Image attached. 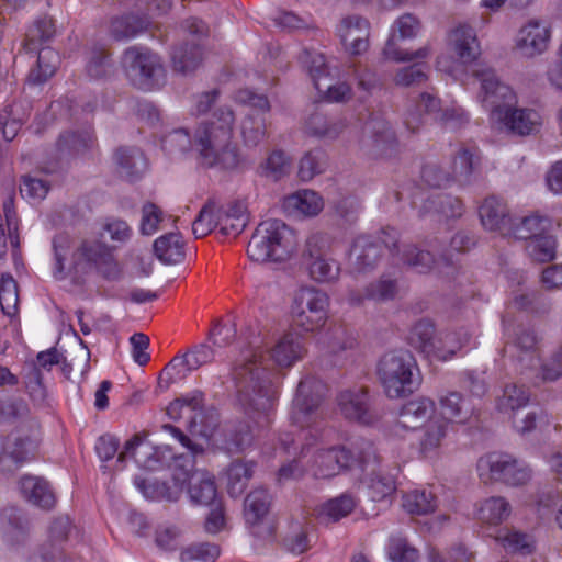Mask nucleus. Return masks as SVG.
Segmentation results:
<instances>
[{"mask_svg": "<svg viewBox=\"0 0 562 562\" xmlns=\"http://www.w3.org/2000/svg\"><path fill=\"white\" fill-rule=\"evenodd\" d=\"M149 25L150 21L146 15L128 13L112 20L110 33L114 40L125 41L146 32Z\"/></svg>", "mask_w": 562, "mask_h": 562, "instance_id": "nucleus-36", "label": "nucleus"}, {"mask_svg": "<svg viewBox=\"0 0 562 562\" xmlns=\"http://www.w3.org/2000/svg\"><path fill=\"white\" fill-rule=\"evenodd\" d=\"M214 359V351L205 344L193 347L182 356H176L164 368L160 380L166 376V383L170 384L184 379L189 372L210 363Z\"/></svg>", "mask_w": 562, "mask_h": 562, "instance_id": "nucleus-17", "label": "nucleus"}, {"mask_svg": "<svg viewBox=\"0 0 562 562\" xmlns=\"http://www.w3.org/2000/svg\"><path fill=\"white\" fill-rule=\"evenodd\" d=\"M473 77L481 85L480 101L485 109L491 111V115L494 109L514 100L513 90L498 79L494 69L479 66L474 69Z\"/></svg>", "mask_w": 562, "mask_h": 562, "instance_id": "nucleus-15", "label": "nucleus"}, {"mask_svg": "<svg viewBox=\"0 0 562 562\" xmlns=\"http://www.w3.org/2000/svg\"><path fill=\"white\" fill-rule=\"evenodd\" d=\"M255 344L256 341L249 342V347L241 352L240 359L237 360L233 370L247 362V364L256 368L255 371H265V375L268 376L271 384V366L288 369L301 361L306 355V348L302 339L293 331H286L278 337L273 345L266 350L255 346Z\"/></svg>", "mask_w": 562, "mask_h": 562, "instance_id": "nucleus-4", "label": "nucleus"}, {"mask_svg": "<svg viewBox=\"0 0 562 562\" xmlns=\"http://www.w3.org/2000/svg\"><path fill=\"white\" fill-rule=\"evenodd\" d=\"M254 473V463L237 460L227 469V491L233 497L240 496Z\"/></svg>", "mask_w": 562, "mask_h": 562, "instance_id": "nucleus-42", "label": "nucleus"}, {"mask_svg": "<svg viewBox=\"0 0 562 562\" xmlns=\"http://www.w3.org/2000/svg\"><path fill=\"white\" fill-rule=\"evenodd\" d=\"M529 392L525 386L515 383L506 384L503 394L497 398V409L505 414L521 413L529 402Z\"/></svg>", "mask_w": 562, "mask_h": 562, "instance_id": "nucleus-41", "label": "nucleus"}, {"mask_svg": "<svg viewBox=\"0 0 562 562\" xmlns=\"http://www.w3.org/2000/svg\"><path fill=\"white\" fill-rule=\"evenodd\" d=\"M295 232L283 221L270 218L261 222L252 234L247 254L255 262H283L295 252Z\"/></svg>", "mask_w": 562, "mask_h": 562, "instance_id": "nucleus-3", "label": "nucleus"}, {"mask_svg": "<svg viewBox=\"0 0 562 562\" xmlns=\"http://www.w3.org/2000/svg\"><path fill=\"white\" fill-rule=\"evenodd\" d=\"M114 161L119 175L128 181L139 179L147 169L145 156L135 147H120L116 149Z\"/></svg>", "mask_w": 562, "mask_h": 562, "instance_id": "nucleus-29", "label": "nucleus"}, {"mask_svg": "<svg viewBox=\"0 0 562 562\" xmlns=\"http://www.w3.org/2000/svg\"><path fill=\"white\" fill-rule=\"evenodd\" d=\"M418 368L414 356L407 350L385 353L378 367V375L386 395L391 398L413 393Z\"/></svg>", "mask_w": 562, "mask_h": 562, "instance_id": "nucleus-6", "label": "nucleus"}, {"mask_svg": "<svg viewBox=\"0 0 562 562\" xmlns=\"http://www.w3.org/2000/svg\"><path fill=\"white\" fill-rule=\"evenodd\" d=\"M498 539L505 550L510 553L529 555L536 550L535 537L516 527L506 528Z\"/></svg>", "mask_w": 562, "mask_h": 562, "instance_id": "nucleus-40", "label": "nucleus"}, {"mask_svg": "<svg viewBox=\"0 0 562 562\" xmlns=\"http://www.w3.org/2000/svg\"><path fill=\"white\" fill-rule=\"evenodd\" d=\"M540 378L543 382H555L562 379V344L541 363Z\"/></svg>", "mask_w": 562, "mask_h": 562, "instance_id": "nucleus-64", "label": "nucleus"}, {"mask_svg": "<svg viewBox=\"0 0 562 562\" xmlns=\"http://www.w3.org/2000/svg\"><path fill=\"white\" fill-rule=\"evenodd\" d=\"M492 119L506 134L518 137L537 135L543 125V117L538 110L514 106L510 102L494 109Z\"/></svg>", "mask_w": 562, "mask_h": 562, "instance_id": "nucleus-12", "label": "nucleus"}, {"mask_svg": "<svg viewBox=\"0 0 562 562\" xmlns=\"http://www.w3.org/2000/svg\"><path fill=\"white\" fill-rule=\"evenodd\" d=\"M438 403L440 407V415L438 416L446 418L448 424H465L472 415L471 407L459 392L451 391L441 394L438 397Z\"/></svg>", "mask_w": 562, "mask_h": 562, "instance_id": "nucleus-35", "label": "nucleus"}, {"mask_svg": "<svg viewBox=\"0 0 562 562\" xmlns=\"http://www.w3.org/2000/svg\"><path fill=\"white\" fill-rule=\"evenodd\" d=\"M59 65V55L52 48H43L38 53L36 67L27 75L29 86H40L46 82L56 71Z\"/></svg>", "mask_w": 562, "mask_h": 562, "instance_id": "nucleus-39", "label": "nucleus"}, {"mask_svg": "<svg viewBox=\"0 0 562 562\" xmlns=\"http://www.w3.org/2000/svg\"><path fill=\"white\" fill-rule=\"evenodd\" d=\"M448 45L462 65L474 63L481 55L476 32L467 23H460L449 32Z\"/></svg>", "mask_w": 562, "mask_h": 562, "instance_id": "nucleus-19", "label": "nucleus"}, {"mask_svg": "<svg viewBox=\"0 0 562 562\" xmlns=\"http://www.w3.org/2000/svg\"><path fill=\"white\" fill-rule=\"evenodd\" d=\"M551 25L539 19H530L518 31L515 48L520 55L531 58L543 54L550 44Z\"/></svg>", "mask_w": 562, "mask_h": 562, "instance_id": "nucleus-16", "label": "nucleus"}, {"mask_svg": "<svg viewBox=\"0 0 562 562\" xmlns=\"http://www.w3.org/2000/svg\"><path fill=\"white\" fill-rule=\"evenodd\" d=\"M392 562H416L418 551L405 538L392 537L387 549Z\"/></svg>", "mask_w": 562, "mask_h": 562, "instance_id": "nucleus-63", "label": "nucleus"}, {"mask_svg": "<svg viewBox=\"0 0 562 562\" xmlns=\"http://www.w3.org/2000/svg\"><path fill=\"white\" fill-rule=\"evenodd\" d=\"M202 49L198 43L190 46L183 45L175 48L172 53V64L176 71L189 74L198 68L202 61Z\"/></svg>", "mask_w": 562, "mask_h": 562, "instance_id": "nucleus-47", "label": "nucleus"}, {"mask_svg": "<svg viewBox=\"0 0 562 562\" xmlns=\"http://www.w3.org/2000/svg\"><path fill=\"white\" fill-rule=\"evenodd\" d=\"M235 114L229 106L217 108L212 117L202 121L195 128L193 144L200 162L207 167L232 170L241 161L240 151L234 142Z\"/></svg>", "mask_w": 562, "mask_h": 562, "instance_id": "nucleus-2", "label": "nucleus"}, {"mask_svg": "<svg viewBox=\"0 0 562 562\" xmlns=\"http://www.w3.org/2000/svg\"><path fill=\"white\" fill-rule=\"evenodd\" d=\"M270 495L265 488H256L245 499L244 513L248 524H258L269 512Z\"/></svg>", "mask_w": 562, "mask_h": 562, "instance_id": "nucleus-44", "label": "nucleus"}, {"mask_svg": "<svg viewBox=\"0 0 562 562\" xmlns=\"http://www.w3.org/2000/svg\"><path fill=\"white\" fill-rule=\"evenodd\" d=\"M370 496L373 501H382L392 495L396 488L395 476L382 469L373 471L368 484Z\"/></svg>", "mask_w": 562, "mask_h": 562, "instance_id": "nucleus-52", "label": "nucleus"}, {"mask_svg": "<svg viewBox=\"0 0 562 562\" xmlns=\"http://www.w3.org/2000/svg\"><path fill=\"white\" fill-rule=\"evenodd\" d=\"M175 482L182 486L188 482V493L194 504L210 505L216 498L214 477L203 470H194L193 456H180L175 461Z\"/></svg>", "mask_w": 562, "mask_h": 562, "instance_id": "nucleus-10", "label": "nucleus"}, {"mask_svg": "<svg viewBox=\"0 0 562 562\" xmlns=\"http://www.w3.org/2000/svg\"><path fill=\"white\" fill-rule=\"evenodd\" d=\"M302 259L315 282L334 283L340 277L341 266L336 256V243L326 233L315 232L307 236Z\"/></svg>", "mask_w": 562, "mask_h": 562, "instance_id": "nucleus-5", "label": "nucleus"}, {"mask_svg": "<svg viewBox=\"0 0 562 562\" xmlns=\"http://www.w3.org/2000/svg\"><path fill=\"white\" fill-rule=\"evenodd\" d=\"M302 63L307 67L317 91H323L322 81L326 80V60L323 54L305 50L301 57Z\"/></svg>", "mask_w": 562, "mask_h": 562, "instance_id": "nucleus-57", "label": "nucleus"}, {"mask_svg": "<svg viewBox=\"0 0 562 562\" xmlns=\"http://www.w3.org/2000/svg\"><path fill=\"white\" fill-rule=\"evenodd\" d=\"M471 335L468 330L441 331L437 334L431 358L439 361L451 359L459 350L469 344Z\"/></svg>", "mask_w": 562, "mask_h": 562, "instance_id": "nucleus-34", "label": "nucleus"}, {"mask_svg": "<svg viewBox=\"0 0 562 562\" xmlns=\"http://www.w3.org/2000/svg\"><path fill=\"white\" fill-rule=\"evenodd\" d=\"M357 502L351 494H341L326 502L321 508V517L328 521H338L348 516L356 507Z\"/></svg>", "mask_w": 562, "mask_h": 562, "instance_id": "nucleus-48", "label": "nucleus"}, {"mask_svg": "<svg viewBox=\"0 0 562 562\" xmlns=\"http://www.w3.org/2000/svg\"><path fill=\"white\" fill-rule=\"evenodd\" d=\"M420 31L419 20L409 14H403L394 23V33L387 40L384 47V55L395 61H412L415 59H424L429 56V48L422 47L415 52L408 53L396 48V40H406L415 37Z\"/></svg>", "mask_w": 562, "mask_h": 562, "instance_id": "nucleus-14", "label": "nucleus"}, {"mask_svg": "<svg viewBox=\"0 0 562 562\" xmlns=\"http://www.w3.org/2000/svg\"><path fill=\"white\" fill-rule=\"evenodd\" d=\"M338 413L350 422L371 425L378 420V414L372 408L367 387L355 386L345 389L337 394Z\"/></svg>", "mask_w": 562, "mask_h": 562, "instance_id": "nucleus-13", "label": "nucleus"}, {"mask_svg": "<svg viewBox=\"0 0 562 562\" xmlns=\"http://www.w3.org/2000/svg\"><path fill=\"white\" fill-rule=\"evenodd\" d=\"M23 496L44 509H50L56 504V497L47 481L38 476L25 475L20 482Z\"/></svg>", "mask_w": 562, "mask_h": 562, "instance_id": "nucleus-33", "label": "nucleus"}, {"mask_svg": "<svg viewBox=\"0 0 562 562\" xmlns=\"http://www.w3.org/2000/svg\"><path fill=\"white\" fill-rule=\"evenodd\" d=\"M0 307L7 316H14L19 308L18 284L10 274H2L0 281Z\"/></svg>", "mask_w": 562, "mask_h": 562, "instance_id": "nucleus-51", "label": "nucleus"}, {"mask_svg": "<svg viewBox=\"0 0 562 562\" xmlns=\"http://www.w3.org/2000/svg\"><path fill=\"white\" fill-rule=\"evenodd\" d=\"M0 531L9 547L19 548L27 541L29 520L21 509L8 506L0 513Z\"/></svg>", "mask_w": 562, "mask_h": 562, "instance_id": "nucleus-22", "label": "nucleus"}, {"mask_svg": "<svg viewBox=\"0 0 562 562\" xmlns=\"http://www.w3.org/2000/svg\"><path fill=\"white\" fill-rule=\"evenodd\" d=\"M397 259L402 265L418 273H427L441 262L447 266L451 263L446 256H442L440 259H436L429 250L422 249L412 243H403L402 251Z\"/></svg>", "mask_w": 562, "mask_h": 562, "instance_id": "nucleus-28", "label": "nucleus"}, {"mask_svg": "<svg viewBox=\"0 0 562 562\" xmlns=\"http://www.w3.org/2000/svg\"><path fill=\"white\" fill-rule=\"evenodd\" d=\"M428 76L426 66L417 63L407 67H402L394 75V83L400 87H414L426 82Z\"/></svg>", "mask_w": 562, "mask_h": 562, "instance_id": "nucleus-60", "label": "nucleus"}, {"mask_svg": "<svg viewBox=\"0 0 562 562\" xmlns=\"http://www.w3.org/2000/svg\"><path fill=\"white\" fill-rule=\"evenodd\" d=\"M36 443L30 437H0V471L15 470L34 453Z\"/></svg>", "mask_w": 562, "mask_h": 562, "instance_id": "nucleus-20", "label": "nucleus"}, {"mask_svg": "<svg viewBox=\"0 0 562 562\" xmlns=\"http://www.w3.org/2000/svg\"><path fill=\"white\" fill-rule=\"evenodd\" d=\"M347 127L346 120L339 116L313 113L306 121L307 134L324 140H334Z\"/></svg>", "mask_w": 562, "mask_h": 562, "instance_id": "nucleus-30", "label": "nucleus"}, {"mask_svg": "<svg viewBox=\"0 0 562 562\" xmlns=\"http://www.w3.org/2000/svg\"><path fill=\"white\" fill-rule=\"evenodd\" d=\"M217 210L216 204L212 202L202 207L198 217L192 223V232L196 238L206 236L214 228L220 229Z\"/></svg>", "mask_w": 562, "mask_h": 562, "instance_id": "nucleus-54", "label": "nucleus"}, {"mask_svg": "<svg viewBox=\"0 0 562 562\" xmlns=\"http://www.w3.org/2000/svg\"><path fill=\"white\" fill-rule=\"evenodd\" d=\"M338 33L346 49L358 55L369 47L370 23L359 15H348L339 24Z\"/></svg>", "mask_w": 562, "mask_h": 562, "instance_id": "nucleus-21", "label": "nucleus"}, {"mask_svg": "<svg viewBox=\"0 0 562 562\" xmlns=\"http://www.w3.org/2000/svg\"><path fill=\"white\" fill-rule=\"evenodd\" d=\"M265 119L247 115L241 123V135L246 146H257L266 137Z\"/></svg>", "mask_w": 562, "mask_h": 562, "instance_id": "nucleus-58", "label": "nucleus"}, {"mask_svg": "<svg viewBox=\"0 0 562 562\" xmlns=\"http://www.w3.org/2000/svg\"><path fill=\"white\" fill-rule=\"evenodd\" d=\"M325 169V154L321 150L308 151L300 160L297 175L302 181L307 182L315 176L323 173Z\"/></svg>", "mask_w": 562, "mask_h": 562, "instance_id": "nucleus-55", "label": "nucleus"}, {"mask_svg": "<svg viewBox=\"0 0 562 562\" xmlns=\"http://www.w3.org/2000/svg\"><path fill=\"white\" fill-rule=\"evenodd\" d=\"M449 432V424L446 418L435 417L425 426L418 438V449L424 458L439 456Z\"/></svg>", "mask_w": 562, "mask_h": 562, "instance_id": "nucleus-26", "label": "nucleus"}, {"mask_svg": "<svg viewBox=\"0 0 562 562\" xmlns=\"http://www.w3.org/2000/svg\"><path fill=\"white\" fill-rule=\"evenodd\" d=\"M154 252L164 263L175 265L184 258V243L179 233H168L154 243Z\"/></svg>", "mask_w": 562, "mask_h": 562, "instance_id": "nucleus-38", "label": "nucleus"}, {"mask_svg": "<svg viewBox=\"0 0 562 562\" xmlns=\"http://www.w3.org/2000/svg\"><path fill=\"white\" fill-rule=\"evenodd\" d=\"M111 248L95 239L83 240L75 250L71 269L75 272V281L81 283V274L87 273L88 269L94 268L109 254Z\"/></svg>", "mask_w": 562, "mask_h": 562, "instance_id": "nucleus-25", "label": "nucleus"}, {"mask_svg": "<svg viewBox=\"0 0 562 562\" xmlns=\"http://www.w3.org/2000/svg\"><path fill=\"white\" fill-rule=\"evenodd\" d=\"M549 221L537 215L524 217L519 224L513 225L510 235L517 239L531 240L542 235Z\"/></svg>", "mask_w": 562, "mask_h": 562, "instance_id": "nucleus-56", "label": "nucleus"}, {"mask_svg": "<svg viewBox=\"0 0 562 562\" xmlns=\"http://www.w3.org/2000/svg\"><path fill=\"white\" fill-rule=\"evenodd\" d=\"M329 297L314 286L301 288L291 307L293 325L306 333L322 328L328 317Z\"/></svg>", "mask_w": 562, "mask_h": 562, "instance_id": "nucleus-8", "label": "nucleus"}, {"mask_svg": "<svg viewBox=\"0 0 562 562\" xmlns=\"http://www.w3.org/2000/svg\"><path fill=\"white\" fill-rule=\"evenodd\" d=\"M526 249L535 261L549 262L557 256V240L552 235L542 234L528 240Z\"/></svg>", "mask_w": 562, "mask_h": 562, "instance_id": "nucleus-49", "label": "nucleus"}, {"mask_svg": "<svg viewBox=\"0 0 562 562\" xmlns=\"http://www.w3.org/2000/svg\"><path fill=\"white\" fill-rule=\"evenodd\" d=\"M382 256L380 243L370 236L358 237L350 250L352 271L362 273L375 268Z\"/></svg>", "mask_w": 562, "mask_h": 562, "instance_id": "nucleus-27", "label": "nucleus"}, {"mask_svg": "<svg viewBox=\"0 0 562 562\" xmlns=\"http://www.w3.org/2000/svg\"><path fill=\"white\" fill-rule=\"evenodd\" d=\"M353 454L344 447H331L317 450L314 457V474L317 477H331L342 469L349 468Z\"/></svg>", "mask_w": 562, "mask_h": 562, "instance_id": "nucleus-24", "label": "nucleus"}, {"mask_svg": "<svg viewBox=\"0 0 562 562\" xmlns=\"http://www.w3.org/2000/svg\"><path fill=\"white\" fill-rule=\"evenodd\" d=\"M247 364L233 370L236 398L245 419L237 422L225 432L224 447L228 452H241L265 436L271 425L277 392L265 371H256Z\"/></svg>", "mask_w": 562, "mask_h": 562, "instance_id": "nucleus-1", "label": "nucleus"}, {"mask_svg": "<svg viewBox=\"0 0 562 562\" xmlns=\"http://www.w3.org/2000/svg\"><path fill=\"white\" fill-rule=\"evenodd\" d=\"M437 498L431 491L415 490L403 496V508L415 515H427L435 512Z\"/></svg>", "mask_w": 562, "mask_h": 562, "instance_id": "nucleus-46", "label": "nucleus"}, {"mask_svg": "<svg viewBox=\"0 0 562 562\" xmlns=\"http://www.w3.org/2000/svg\"><path fill=\"white\" fill-rule=\"evenodd\" d=\"M220 233L227 237L238 236L248 223L247 207L244 202L236 201L225 207H218Z\"/></svg>", "mask_w": 562, "mask_h": 562, "instance_id": "nucleus-31", "label": "nucleus"}, {"mask_svg": "<svg viewBox=\"0 0 562 562\" xmlns=\"http://www.w3.org/2000/svg\"><path fill=\"white\" fill-rule=\"evenodd\" d=\"M284 210L292 215L316 216L324 207V201L315 191L303 189L288 195Z\"/></svg>", "mask_w": 562, "mask_h": 562, "instance_id": "nucleus-32", "label": "nucleus"}, {"mask_svg": "<svg viewBox=\"0 0 562 562\" xmlns=\"http://www.w3.org/2000/svg\"><path fill=\"white\" fill-rule=\"evenodd\" d=\"M479 216L485 229L510 235L513 217L504 199L497 195L485 198L479 206Z\"/></svg>", "mask_w": 562, "mask_h": 562, "instance_id": "nucleus-18", "label": "nucleus"}, {"mask_svg": "<svg viewBox=\"0 0 562 562\" xmlns=\"http://www.w3.org/2000/svg\"><path fill=\"white\" fill-rule=\"evenodd\" d=\"M220 419L216 411L211 409L207 412L195 413L190 420V431L192 435H198L206 440H210L217 426Z\"/></svg>", "mask_w": 562, "mask_h": 562, "instance_id": "nucleus-53", "label": "nucleus"}, {"mask_svg": "<svg viewBox=\"0 0 562 562\" xmlns=\"http://www.w3.org/2000/svg\"><path fill=\"white\" fill-rule=\"evenodd\" d=\"M512 514L510 503L503 496L483 499L477 508V518L487 525L497 526L507 520Z\"/></svg>", "mask_w": 562, "mask_h": 562, "instance_id": "nucleus-37", "label": "nucleus"}, {"mask_svg": "<svg viewBox=\"0 0 562 562\" xmlns=\"http://www.w3.org/2000/svg\"><path fill=\"white\" fill-rule=\"evenodd\" d=\"M122 65L131 81L144 90L155 88L165 78L160 57L145 47L132 46L125 49Z\"/></svg>", "mask_w": 562, "mask_h": 562, "instance_id": "nucleus-9", "label": "nucleus"}, {"mask_svg": "<svg viewBox=\"0 0 562 562\" xmlns=\"http://www.w3.org/2000/svg\"><path fill=\"white\" fill-rule=\"evenodd\" d=\"M92 143V135L88 131L80 133L67 132L59 136L57 146L60 151L69 150L74 153H81L89 148Z\"/></svg>", "mask_w": 562, "mask_h": 562, "instance_id": "nucleus-61", "label": "nucleus"}, {"mask_svg": "<svg viewBox=\"0 0 562 562\" xmlns=\"http://www.w3.org/2000/svg\"><path fill=\"white\" fill-rule=\"evenodd\" d=\"M436 336L434 323L429 319H420L412 327L408 339L413 347L431 358Z\"/></svg>", "mask_w": 562, "mask_h": 562, "instance_id": "nucleus-43", "label": "nucleus"}, {"mask_svg": "<svg viewBox=\"0 0 562 562\" xmlns=\"http://www.w3.org/2000/svg\"><path fill=\"white\" fill-rule=\"evenodd\" d=\"M476 471L485 484L499 482L508 486H520L531 479V470L524 461L501 452L482 456L476 462Z\"/></svg>", "mask_w": 562, "mask_h": 562, "instance_id": "nucleus-7", "label": "nucleus"}, {"mask_svg": "<svg viewBox=\"0 0 562 562\" xmlns=\"http://www.w3.org/2000/svg\"><path fill=\"white\" fill-rule=\"evenodd\" d=\"M477 164L479 157L474 151L460 147L451 161L452 181L458 180L460 183H468Z\"/></svg>", "mask_w": 562, "mask_h": 562, "instance_id": "nucleus-45", "label": "nucleus"}, {"mask_svg": "<svg viewBox=\"0 0 562 562\" xmlns=\"http://www.w3.org/2000/svg\"><path fill=\"white\" fill-rule=\"evenodd\" d=\"M435 417H437L435 402L429 397H417L402 406L396 425L403 429L415 430Z\"/></svg>", "mask_w": 562, "mask_h": 562, "instance_id": "nucleus-23", "label": "nucleus"}, {"mask_svg": "<svg viewBox=\"0 0 562 562\" xmlns=\"http://www.w3.org/2000/svg\"><path fill=\"white\" fill-rule=\"evenodd\" d=\"M192 146L190 134L184 128L170 132L162 138L161 147L169 156L183 155Z\"/></svg>", "mask_w": 562, "mask_h": 562, "instance_id": "nucleus-59", "label": "nucleus"}, {"mask_svg": "<svg viewBox=\"0 0 562 562\" xmlns=\"http://www.w3.org/2000/svg\"><path fill=\"white\" fill-rule=\"evenodd\" d=\"M425 209L430 212H437L445 217H460L463 213V204L459 198L439 194L437 196L427 199Z\"/></svg>", "mask_w": 562, "mask_h": 562, "instance_id": "nucleus-50", "label": "nucleus"}, {"mask_svg": "<svg viewBox=\"0 0 562 562\" xmlns=\"http://www.w3.org/2000/svg\"><path fill=\"white\" fill-rule=\"evenodd\" d=\"M325 385L313 376L301 380L293 400L291 420L304 428L312 427L322 419L319 405L325 394Z\"/></svg>", "mask_w": 562, "mask_h": 562, "instance_id": "nucleus-11", "label": "nucleus"}, {"mask_svg": "<svg viewBox=\"0 0 562 562\" xmlns=\"http://www.w3.org/2000/svg\"><path fill=\"white\" fill-rule=\"evenodd\" d=\"M422 179L430 188H445L452 182V175L440 164L430 161L424 165Z\"/></svg>", "mask_w": 562, "mask_h": 562, "instance_id": "nucleus-62", "label": "nucleus"}]
</instances>
